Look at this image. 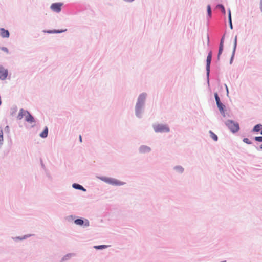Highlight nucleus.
Returning <instances> with one entry per match:
<instances>
[{"mask_svg": "<svg viewBox=\"0 0 262 262\" xmlns=\"http://www.w3.org/2000/svg\"><path fill=\"white\" fill-rule=\"evenodd\" d=\"M223 43H224V37H222V38L221 39L220 44V47H219V53H218V56H217L218 59H219L220 56L221 55L223 50Z\"/></svg>", "mask_w": 262, "mask_h": 262, "instance_id": "obj_11", "label": "nucleus"}, {"mask_svg": "<svg viewBox=\"0 0 262 262\" xmlns=\"http://www.w3.org/2000/svg\"><path fill=\"white\" fill-rule=\"evenodd\" d=\"M0 35L3 38H8L10 35L9 32L8 30H5L4 28H1Z\"/></svg>", "mask_w": 262, "mask_h": 262, "instance_id": "obj_7", "label": "nucleus"}, {"mask_svg": "<svg viewBox=\"0 0 262 262\" xmlns=\"http://www.w3.org/2000/svg\"><path fill=\"white\" fill-rule=\"evenodd\" d=\"M2 50L4 51V52H6L7 53H8V50L7 48L3 47L2 48Z\"/></svg>", "mask_w": 262, "mask_h": 262, "instance_id": "obj_26", "label": "nucleus"}, {"mask_svg": "<svg viewBox=\"0 0 262 262\" xmlns=\"http://www.w3.org/2000/svg\"><path fill=\"white\" fill-rule=\"evenodd\" d=\"M236 40H237V37L236 36L235 38V45H236Z\"/></svg>", "mask_w": 262, "mask_h": 262, "instance_id": "obj_29", "label": "nucleus"}, {"mask_svg": "<svg viewBox=\"0 0 262 262\" xmlns=\"http://www.w3.org/2000/svg\"><path fill=\"white\" fill-rule=\"evenodd\" d=\"M176 169L180 172H182L183 171V169L181 167H176Z\"/></svg>", "mask_w": 262, "mask_h": 262, "instance_id": "obj_27", "label": "nucleus"}, {"mask_svg": "<svg viewBox=\"0 0 262 262\" xmlns=\"http://www.w3.org/2000/svg\"><path fill=\"white\" fill-rule=\"evenodd\" d=\"M217 7L220 8L223 13L225 14L226 11L224 7L222 5H218Z\"/></svg>", "mask_w": 262, "mask_h": 262, "instance_id": "obj_21", "label": "nucleus"}, {"mask_svg": "<svg viewBox=\"0 0 262 262\" xmlns=\"http://www.w3.org/2000/svg\"><path fill=\"white\" fill-rule=\"evenodd\" d=\"M25 113H26V116H25V120L30 123L34 122V119L33 117V116L28 111H27V112H26Z\"/></svg>", "mask_w": 262, "mask_h": 262, "instance_id": "obj_10", "label": "nucleus"}, {"mask_svg": "<svg viewBox=\"0 0 262 262\" xmlns=\"http://www.w3.org/2000/svg\"><path fill=\"white\" fill-rule=\"evenodd\" d=\"M153 127L156 132H168L170 130L169 128L164 124H155Z\"/></svg>", "mask_w": 262, "mask_h": 262, "instance_id": "obj_3", "label": "nucleus"}, {"mask_svg": "<svg viewBox=\"0 0 262 262\" xmlns=\"http://www.w3.org/2000/svg\"><path fill=\"white\" fill-rule=\"evenodd\" d=\"M3 142V132L1 128H0V145H2Z\"/></svg>", "mask_w": 262, "mask_h": 262, "instance_id": "obj_19", "label": "nucleus"}, {"mask_svg": "<svg viewBox=\"0 0 262 262\" xmlns=\"http://www.w3.org/2000/svg\"><path fill=\"white\" fill-rule=\"evenodd\" d=\"M262 128V125L260 124H257L255 125L253 129V132H259L260 131Z\"/></svg>", "mask_w": 262, "mask_h": 262, "instance_id": "obj_16", "label": "nucleus"}, {"mask_svg": "<svg viewBox=\"0 0 262 262\" xmlns=\"http://www.w3.org/2000/svg\"><path fill=\"white\" fill-rule=\"evenodd\" d=\"M226 124L229 129L233 133L237 132L239 129L238 124L233 121L228 120L226 122Z\"/></svg>", "mask_w": 262, "mask_h": 262, "instance_id": "obj_2", "label": "nucleus"}, {"mask_svg": "<svg viewBox=\"0 0 262 262\" xmlns=\"http://www.w3.org/2000/svg\"><path fill=\"white\" fill-rule=\"evenodd\" d=\"M229 20L230 24V27H231V28H232V23H231V12H230V10H229Z\"/></svg>", "mask_w": 262, "mask_h": 262, "instance_id": "obj_23", "label": "nucleus"}, {"mask_svg": "<svg viewBox=\"0 0 262 262\" xmlns=\"http://www.w3.org/2000/svg\"><path fill=\"white\" fill-rule=\"evenodd\" d=\"M79 140H80V142L82 141V138H81V136H79Z\"/></svg>", "mask_w": 262, "mask_h": 262, "instance_id": "obj_30", "label": "nucleus"}, {"mask_svg": "<svg viewBox=\"0 0 262 262\" xmlns=\"http://www.w3.org/2000/svg\"><path fill=\"white\" fill-rule=\"evenodd\" d=\"M74 222L77 225L81 226L84 223L85 226H88L89 225V221L87 220H85V221H84L82 219H76V220H75Z\"/></svg>", "mask_w": 262, "mask_h": 262, "instance_id": "obj_9", "label": "nucleus"}, {"mask_svg": "<svg viewBox=\"0 0 262 262\" xmlns=\"http://www.w3.org/2000/svg\"><path fill=\"white\" fill-rule=\"evenodd\" d=\"M48 128L47 127H46L44 130L40 134V136L41 138H46L48 136Z\"/></svg>", "mask_w": 262, "mask_h": 262, "instance_id": "obj_14", "label": "nucleus"}, {"mask_svg": "<svg viewBox=\"0 0 262 262\" xmlns=\"http://www.w3.org/2000/svg\"><path fill=\"white\" fill-rule=\"evenodd\" d=\"M3 68V67H2V66H0V71L2 70Z\"/></svg>", "mask_w": 262, "mask_h": 262, "instance_id": "obj_32", "label": "nucleus"}, {"mask_svg": "<svg viewBox=\"0 0 262 262\" xmlns=\"http://www.w3.org/2000/svg\"><path fill=\"white\" fill-rule=\"evenodd\" d=\"M7 76L8 71L3 67L2 70L0 71V79L4 80L7 78Z\"/></svg>", "mask_w": 262, "mask_h": 262, "instance_id": "obj_8", "label": "nucleus"}, {"mask_svg": "<svg viewBox=\"0 0 262 262\" xmlns=\"http://www.w3.org/2000/svg\"><path fill=\"white\" fill-rule=\"evenodd\" d=\"M216 104L221 112H223L224 105L221 102L220 98L216 93L214 94Z\"/></svg>", "mask_w": 262, "mask_h": 262, "instance_id": "obj_6", "label": "nucleus"}, {"mask_svg": "<svg viewBox=\"0 0 262 262\" xmlns=\"http://www.w3.org/2000/svg\"><path fill=\"white\" fill-rule=\"evenodd\" d=\"M260 9L261 11L262 12V1H261V2H260Z\"/></svg>", "mask_w": 262, "mask_h": 262, "instance_id": "obj_28", "label": "nucleus"}, {"mask_svg": "<svg viewBox=\"0 0 262 262\" xmlns=\"http://www.w3.org/2000/svg\"><path fill=\"white\" fill-rule=\"evenodd\" d=\"M62 6V4L60 3H53L51 6V9L55 12H59Z\"/></svg>", "mask_w": 262, "mask_h": 262, "instance_id": "obj_4", "label": "nucleus"}, {"mask_svg": "<svg viewBox=\"0 0 262 262\" xmlns=\"http://www.w3.org/2000/svg\"><path fill=\"white\" fill-rule=\"evenodd\" d=\"M243 141L247 144H251V142L249 141V140L248 138H244L243 139Z\"/></svg>", "mask_w": 262, "mask_h": 262, "instance_id": "obj_25", "label": "nucleus"}, {"mask_svg": "<svg viewBox=\"0 0 262 262\" xmlns=\"http://www.w3.org/2000/svg\"><path fill=\"white\" fill-rule=\"evenodd\" d=\"M261 134H262V131L261 132Z\"/></svg>", "mask_w": 262, "mask_h": 262, "instance_id": "obj_34", "label": "nucleus"}, {"mask_svg": "<svg viewBox=\"0 0 262 262\" xmlns=\"http://www.w3.org/2000/svg\"><path fill=\"white\" fill-rule=\"evenodd\" d=\"M106 247H107V246H106V245L96 246L94 247V248L97 249H102L105 248Z\"/></svg>", "mask_w": 262, "mask_h": 262, "instance_id": "obj_22", "label": "nucleus"}, {"mask_svg": "<svg viewBox=\"0 0 262 262\" xmlns=\"http://www.w3.org/2000/svg\"><path fill=\"white\" fill-rule=\"evenodd\" d=\"M73 187L75 189H77L82 190L83 191H85V189L82 186H81L79 184H76V183H74L73 184Z\"/></svg>", "mask_w": 262, "mask_h": 262, "instance_id": "obj_15", "label": "nucleus"}, {"mask_svg": "<svg viewBox=\"0 0 262 262\" xmlns=\"http://www.w3.org/2000/svg\"><path fill=\"white\" fill-rule=\"evenodd\" d=\"M226 88L227 92V93H228V87L227 85H226Z\"/></svg>", "mask_w": 262, "mask_h": 262, "instance_id": "obj_31", "label": "nucleus"}, {"mask_svg": "<svg viewBox=\"0 0 262 262\" xmlns=\"http://www.w3.org/2000/svg\"><path fill=\"white\" fill-rule=\"evenodd\" d=\"M146 97V94H141L138 98V101H143Z\"/></svg>", "mask_w": 262, "mask_h": 262, "instance_id": "obj_18", "label": "nucleus"}, {"mask_svg": "<svg viewBox=\"0 0 262 262\" xmlns=\"http://www.w3.org/2000/svg\"><path fill=\"white\" fill-rule=\"evenodd\" d=\"M209 134L210 135V137L214 141H216L217 140V136L213 132H212V131H210Z\"/></svg>", "mask_w": 262, "mask_h": 262, "instance_id": "obj_17", "label": "nucleus"}, {"mask_svg": "<svg viewBox=\"0 0 262 262\" xmlns=\"http://www.w3.org/2000/svg\"><path fill=\"white\" fill-rule=\"evenodd\" d=\"M100 179L102 181H103L108 184L113 185L120 186V185H122L124 184V183L120 182V181H119L115 179H113V178H107V177H102V178H100Z\"/></svg>", "mask_w": 262, "mask_h": 262, "instance_id": "obj_1", "label": "nucleus"}, {"mask_svg": "<svg viewBox=\"0 0 262 262\" xmlns=\"http://www.w3.org/2000/svg\"><path fill=\"white\" fill-rule=\"evenodd\" d=\"M140 152L142 153L147 152L150 151V148L146 146H142L140 149Z\"/></svg>", "mask_w": 262, "mask_h": 262, "instance_id": "obj_13", "label": "nucleus"}, {"mask_svg": "<svg viewBox=\"0 0 262 262\" xmlns=\"http://www.w3.org/2000/svg\"><path fill=\"white\" fill-rule=\"evenodd\" d=\"M212 58V53L211 52H210L208 54L207 60H206V70H207V74L208 76L209 74V71H210V66L211 63Z\"/></svg>", "mask_w": 262, "mask_h": 262, "instance_id": "obj_5", "label": "nucleus"}, {"mask_svg": "<svg viewBox=\"0 0 262 262\" xmlns=\"http://www.w3.org/2000/svg\"><path fill=\"white\" fill-rule=\"evenodd\" d=\"M207 13H208V16L209 17H211V6L210 5H208L207 7Z\"/></svg>", "mask_w": 262, "mask_h": 262, "instance_id": "obj_20", "label": "nucleus"}, {"mask_svg": "<svg viewBox=\"0 0 262 262\" xmlns=\"http://www.w3.org/2000/svg\"><path fill=\"white\" fill-rule=\"evenodd\" d=\"M255 140L258 142H262V136L255 137Z\"/></svg>", "mask_w": 262, "mask_h": 262, "instance_id": "obj_24", "label": "nucleus"}, {"mask_svg": "<svg viewBox=\"0 0 262 262\" xmlns=\"http://www.w3.org/2000/svg\"><path fill=\"white\" fill-rule=\"evenodd\" d=\"M26 112H27V111H25L23 109H21L17 116V119L19 120L21 119L24 116H26Z\"/></svg>", "mask_w": 262, "mask_h": 262, "instance_id": "obj_12", "label": "nucleus"}, {"mask_svg": "<svg viewBox=\"0 0 262 262\" xmlns=\"http://www.w3.org/2000/svg\"><path fill=\"white\" fill-rule=\"evenodd\" d=\"M260 148L262 149V144L260 145Z\"/></svg>", "mask_w": 262, "mask_h": 262, "instance_id": "obj_33", "label": "nucleus"}]
</instances>
